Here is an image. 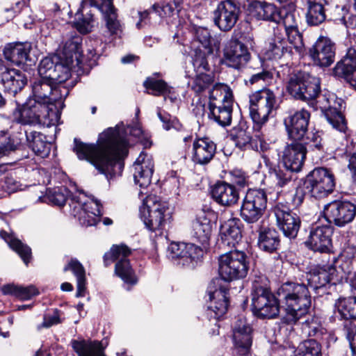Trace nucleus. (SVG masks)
<instances>
[{
	"mask_svg": "<svg viewBox=\"0 0 356 356\" xmlns=\"http://www.w3.org/2000/svg\"><path fill=\"white\" fill-rule=\"evenodd\" d=\"M131 254V250L125 245H113L109 252L105 253L104 261L106 266L118 261L115 266V273L125 283L135 284L137 277L127 257Z\"/></svg>",
	"mask_w": 356,
	"mask_h": 356,
	"instance_id": "9b49d317",
	"label": "nucleus"
},
{
	"mask_svg": "<svg viewBox=\"0 0 356 356\" xmlns=\"http://www.w3.org/2000/svg\"><path fill=\"white\" fill-rule=\"evenodd\" d=\"M26 140L32 150L41 157L47 156L50 150V145L47 142L46 137L37 131H26Z\"/></svg>",
	"mask_w": 356,
	"mask_h": 356,
	"instance_id": "a19ab883",
	"label": "nucleus"
},
{
	"mask_svg": "<svg viewBox=\"0 0 356 356\" xmlns=\"http://www.w3.org/2000/svg\"><path fill=\"white\" fill-rule=\"evenodd\" d=\"M74 72L60 58H43L38 66L40 78L63 83L69 79L71 72Z\"/></svg>",
	"mask_w": 356,
	"mask_h": 356,
	"instance_id": "a211bd4d",
	"label": "nucleus"
},
{
	"mask_svg": "<svg viewBox=\"0 0 356 356\" xmlns=\"http://www.w3.org/2000/svg\"><path fill=\"white\" fill-rule=\"evenodd\" d=\"M140 217L145 227L152 232H158L159 234L170 222L172 209L168 202L156 195H148L139 209Z\"/></svg>",
	"mask_w": 356,
	"mask_h": 356,
	"instance_id": "39448f33",
	"label": "nucleus"
},
{
	"mask_svg": "<svg viewBox=\"0 0 356 356\" xmlns=\"http://www.w3.org/2000/svg\"><path fill=\"white\" fill-rule=\"evenodd\" d=\"M302 330L305 335L317 338L321 337L326 332L318 319L314 317L306 320L302 323Z\"/></svg>",
	"mask_w": 356,
	"mask_h": 356,
	"instance_id": "4d7b16f0",
	"label": "nucleus"
},
{
	"mask_svg": "<svg viewBox=\"0 0 356 356\" xmlns=\"http://www.w3.org/2000/svg\"><path fill=\"white\" fill-rule=\"evenodd\" d=\"M250 12V15L257 19L281 22V10L274 4L255 1L251 4Z\"/></svg>",
	"mask_w": 356,
	"mask_h": 356,
	"instance_id": "2f4dec72",
	"label": "nucleus"
},
{
	"mask_svg": "<svg viewBox=\"0 0 356 356\" xmlns=\"http://www.w3.org/2000/svg\"><path fill=\"white\" fill-rule=\"evenodd\" d=\"M0 236L8 244L9 247L16 252L24 262L27 265L31 257V248L16 238L13 234L1 232Z\"/></svg>",
	"mask_w": 356,
	"mask_h": 356,
	"instance_id": "a18cd8bd",
	"label": "nucleus"
},
{
	"mask_svg": "<svg viewBox=\"0 0 356 356\" xmlns=\"http://www.w3.org/2000/svg\"><path fill=\"white\" fill-rule=\"evenodd\" d=\"M218 265L220 278L213 280L208 287V315L215 319L222 317L228 307V288L223 281L230 282L244 278L249 269L245 253L239 250H232L220 255Z\"/></svg>",
	"mask_w": 356,
	"mask_h": 356,
	"instance_id": "f03ea898",
	"label": "nucleus"
},
{
	"mask_svg": "<svg viewBox=\"0 0 356 356\" xmlns=\"http://www.w3.org/2000/svg\"><path fill=\"white\" fill-rule=\"evenodd\" d=\"M152 10L161 18L173 16L180 10V5L176 0H167L160 4H154Z\"/></svg>",
	"mask_w": 356,
	"mask_h": 356,
	"instance_id": "864d4df0",
	"label": "nucleus"
},
{
	"mask_svg": "<svg viewBox=\"0 0 356 356\" xmlns=\"http://www.w3.org/2000/svg\"><path fill=\"white\" fill-rule=\"evenodd\" d=\"M209 118L222 127H226L232 122V102L209 104Z\"/></svg>",
	"mask_w": 356,
	"mask_h": 356,
	"instance_id": "c9c22d12",
	"label": "nucleus"
},
{
	"mask_svg": "<svg viewBox=\"0 0 356 356\" xmlns=\"http://www.w3.org/2000/svg\"><path fill=\"white\" fill-rule=\"evenodd\" d=\"M302 141V140H300ZM304 144H308L309 146L314 147L318 149H320L322 147L321 145V137L319 132H311L308 134L307 138H305L302 140V143Z\"/></svg>",
	"mask_w": 356,
	"mask_h": 356,
	"instance_id": "338daca9",
	"label": "nucleus"
},
{
	"mask_svg": "<svg viewBox=\"0 0 356 356\" xmlns=\"http://www.w3.org/2000/svg\"><path fill=\"white\" fill-rule=\"evenodd\" d=\"M323 213L330 224L343 227L355 218L356 206L349 201L334 200L325 205Z\"/></svg>",
	"mask_w": 356,
	"mask_h": 356,
	"instance_id": "dca6fc26",
	"label": "nucleus"
},
{
	"mask_svg": "<svg viewBox=\"0 0 356 356\" xmlns=\"http://www.w3.org/2000/svg\"><path fill=\"white\" fill-rule=\"evenodd\" d=\"M143 85L147 90H150L149 93L151 95H162L165 99H169L171 101L176 99L174 89L163 80L147 78Z\"/></svg>",
	"mask_w": 356,
	"mask_h": 356,
	"instance_id": "58836bf2",
	"label": "nucleus"
},
{
	"mask_svg": "<svg viewBox=\"0 0 356 356\" xmlns=\"http://www.w3.org/2000/svg\"><path fill=\"white\" fill-rule=\"evenodd\" d=\"M205 49H202L200 47H197L195 50L194 54L192 56V64L194 67L195 74L200 72H207L209 70V66L207 60V54H210Z\"/></svg>",
	"mask_w": 356,
	"mask_h": 356,
	"instance_id": "13d9d810",
	"label": "nucleus"
},
{
	"mask_svg": "<svg viewBox=\"0 0 356 356\" xmlns=\"http://www.w3.org/2000/svg\"><path fill=\"white\" fill-rule=\"evenodd\" d=\"M336 277V269L332 266L314 269L306 275L308 285L315 289L321 288L331 282L338 280Z\"/></svg>",
	"mask_w": 356,
	"mask_h": 356,
	"instance_id": "72a5a7b5",
	"label": "nucleus"
},
{
	"mask_svg": "<svg viewBox=\"0 0 356 356\" xmlns=\"http://www.w3.org/2000/svg\"><path fill=\"white\" fill-rule=\"evenodd\" d=\"M278 233L273 229H266L259 233L258 245L266 252L272 253L280 246Z\"/></svg>",
	"mask_w": 356,
	"mask_h": 356,
	"instance_id": "37998d69",
	"label": "nucleus"
},
{
	"mask_svg": "<svg viewBox=\"0 0 356 356\" xmlns=\"http://www.w3.org/2000/svg\"><path fill=\"white\" fill-rule=\"evenodd\" d=\"M307 22L309 25L318 26L326 19L325 10L317 0H307Z\"/></svg>",
	"mask_w": 356,
	"mask_h": 356,
	"instance_id": "49530a36",
	"label": "nucleus"
},
{
	"mask_svg": "<svg viewBox=\"0 0 356 356\" xmlns=\"http://www.w3.org/2000/svg\"><path fill=\"white\" fill-rule=\"evenodd\" d=\"M31 45L29 42L10 43L3 50L5 58L16 65L24 64L29 58Z\"/></svg>",
	"mask_w": 356,
	"mask_h": 356,
	"instance_id": "f704fd0d",
	"label": "nucleus"
},
{
	"mask_svg": "<svg viewBox=\"0 0 356 356\" xmlns=\"http://www.w3.org/2000/svg\"><path fill=\"white\" fill-rule=\"evenodd\" d=\"M335 182L333 174L327 168H317L307 177L305 181V193L315 198H323L331 193Z\"/></svg>",
	"mask_w": 356,
	"mask_h": 356,
	"instance_id": "ddd939ff",
	"label": "nucleus"
},
{
	"mask_svg": "<svg viewBox=\"0 0 356 356\" xmlns=\"http://www.w3.org/2000/svg\"><path fill=\"white\" fill-rule=\"evenodd\" d=\"M277 295L283 302L286 312L284 319L287 323H295L308 312L311 296L305 284L284 283L278 289Z\"/></svg>",
	"mask_w": 356,
	"mask_h": 356,
	"instance_id": "20e7f679",
	"label": "nucleus"
},
{
	"mask_svg": "<svg viewBox=\"0 0 356 356\" xmlns=\"http://www.w3.org/2000/svg\"><path fill=\"white\" fill-rule=\"evenodd\" d=\"M292 172L291 170L285 168L282 169L280 168H275L270 173L271 177L275 182L276 186L279 187H284L291 182Z\"/></svg>",
	"mask_w": 356,
	"mask_h": 356,
	"instance_id": "052dcab7",
	"label": "nucleus"
},
{
	"mask_svg": "<svg viewBox=\"0 0 356 356\" xmlns=\"http://www.w3.org/2000/svg\"><path fill=\"white\" fill-rule=\"evenodd\" d=\"M310 119L309 113L305 109L295 112L284 120L290 138L295 141L303 140L307 133Z\"/></svg>",
	"mask_w": 356,
	"mask_h": 356,
	"instance_id": "412c9836",
	"label": "nucleus"
},
{
	"mask_svg": "<svg viewBox=\"0 0 356 356\" xmlns=\"http://www.w3.org/2000/svg\"><path fill=\"white\" fill-rule=\"evenodd\" d=\"M157 115L160 120L163 123V127L164 129L169 131L174 129L177 131H181L182 129V125L177 120V118L172 117L168 113H162L160 110L157 112Z\"/></svg>",
	"mask_w": 356,
	"mask_h": 356,
	"instance_id": "0e129e2a",
	"label": "nucleus"
},
{
	"mask_svg": "<svg viewBox=\"0 0 356 356\" xmlns=\"http://www.w3.org/2000/svg\"><path fill=\"white\" fill-rule=\"evenodd\" d=\"M68 193L67 189L65 187L49 188L44 196L39 197L38 201L63 207L66 202Z\"/></svg>",
	"mask_w": 356,
	"mask_h": 356,
	"instance_id": "09e8293b",
	"label": "nucleus"
},
{
	"mask_svg": "<svg viewBox=\"0 0 356 356\" xmlns=\"http://www.w3.org/2000/svg\"><path fill=\"white\" fill-rule=\"evenodd\" d=\"M213 223L205 213H201L192 223L191 234L202 245L206 247L213 231Z\"/></svg>",
	"mask_w": 356,
	"mask_h": 356,
	"instance_id": "7c9ffc66",
	"label": "nucleus"
},
{
	"mask_svg": "<svg viewBox=\"0 0 356 356\" xmlns=\"http://www.w3.org/2000/svg\"><path fill=\"white\" fill-rule=\"evenodd\" d=\"M250 59L247 47L237 39L229 40L224 49L221 63L229 67L239 70L246 65Z\"/></svg>",
	"mask_w": 356,
	"mask_h": 356,
	"instance_id": "6ab92c4d",
	"label": "nucleus"
},
{
	"mask_svg": "<svg viewBox=\"0 0 356 356\" xmlns=\"http://www.w3.org/2000/svg\"><path fill=\"white\" fill-rule=\"evenodd\" d=\"M134 179L136 184L146 188L151 183L154 172V163L151 156L141 152L133 165Z\"/></svg>",
	"mask_w": 356,
	"mask_h": 356,
	"instance_id": "393cba45",
	"label": "nucleus"
},
{
	"mask_svg": "<svg viewBox=\"0 0 356 356\" xmlns=\"http://www.w3.org/2000/svg\"><path fill=\"white\" fill-rule=\"evenodd\" d=\"M123 125L108 128L99 134L97 145L85 144L74 140V152L81 160L92 163L107 179L120 175L122 161L127 154L128 140L122 134Z\"/></svg>",
	"mask_w": 356,
	"mask_h": 356,
	"instance_id": "f257e3e1",
	"label": "nucleus"
},
{
	"mask_svg": "<svg viewBox=\"0 0 356 356\" xmlns=\"http://www.w3.org/2000/svg\"><path fill=\"white\" fill-rule=\"evenodd\" d=\"M267 196L261 189H250L243 200L240 210L241 218L248 223L257 222L266 209Z\"/></svg>",
	"mask_w": 356,
	"mask_h": 356,
	"instance_id": "4468645a",
	"label": "nucleus"
},
{
	"mask_svg": "<svg viewBox=\"0 0 356 356\" xmlns=\"http://www.w3.org/2000/svg\"><path fill=\"white\" fill-rule=\"evenodd\" d=\"M89 6H95L103 15L106 26L111 35H119L122 33V26L118 19L116 10L113 4V0H83L81 8L75 15L74 26L81 33L90 32L94 27V18Z\"/></svg>",
	"mask_w": 356,
	"mask_h": 356,
	"instance_id": "7ed1b4c3",
	"label": "nucleus"
},
{
	"mask_svg": "<svg viewBox=\"0 0 356 356\" xmlns=\"http://www.w3.org/2000/svg\"><path fill=\"white\" fill-rule=\"evenodd\" d=\"M213 81V77L211 74L200 72L195 74L189 84H191L192 90L199 94L208 88Z\"/></svg>",
	"mask_w": 356,
	"mask_h": 356,
	"instance_id": "5fc2aeb1",
	"label": "nucleus"
},
{
	"mask_svg": "<svg viewBox=\"0 0 356 356\" xmlns=\"http://www.w3.org/2000/svg\"><path fill=\"white\" fill-rule=\"evenodd\" d=\"M252 306L254 314L261 318H273L280 312V304L276 297L265 286L255 280L252 284Z\"/></svg>",
	"mask_w": 356,
	"mask_h": 356,
	"instance_id": "1a4fd4ad",
	"label": "nucleus"
},
{
	"mask_svg": "<svg viewBox=\"0 0 356 356\" xmlns=\"http://www.w3.org/2000/svg\"><path fill=\"white\" fill-rule=\"evenodd\" d=\"M238 20V13L231 1H221L213 11L214 24L223 31L231 30Z\"/></svg>",
	"mask_w": 356,
	"mask_h": 356,
	"instance_id": "5701e85b",
	"label": "nucleus"
},
{
	"mask_svg": "<svg viewBox=\"0 0 356 356\" xmlns=\"http://www.w3.org/2000/svg\"><path fill=\"white\" fill-rule=\"evenodd\" d=\"M306 156V147L303 143L293 142L287 145L282 152V160L284 168L299 172Z\"/></svg>",
	"mask_w": 356,
	"mask_h": 356,
	"instance_id": "a878e982",
	"label": "nucleus"
},
{
	"mask_svg": "<svg viewBox=\"0 0 356 356\" xmlns=\"http://www.w3.org/2000/svg\"><path fill=\"white\" fill-rule=\"evenodd\" d=\"M230 136L240 149H258L257 143L252 139L250 133L241 127H234L231 131Z\"/></svg>",
	"mask_w": 356,
	"mask_h": 356,
	"instance_id": "de8ad7c7",
	"label": "nucleus"
},
{
	"mask_svg": "<svg viewBox=\"0 0 356 356\" xmlns=\"http://www.w3.org/2000/svg\"><path fill=\"white\" fill-rule=\"evenodd\" d=\"M195 38L208 53H212L211 36L208 29L198 27L195 29Z\"/></svg>",
	"mask_w": 356,
	"mask_h": 356,
	"instance_id": "e2e57ef3",
	"label": "nucleus"
},
{
	"mask_svg": "<svg viewBox=\"0 0 356 356\" xmlns=\"http://www.w3.org/2000/svg\"><path fill=\"white\" fill-rule=\"evenodd\" d=\"M81 41V36L71 31L63 36L59 46L60 59L77 73L82 68L83 56L80 51Z\"/></svg>",
	"mask_w": 356,
	"mask_h": 356,
	"instance_id": "2eb2a0df",
	"label": "nucleus"
},
{
	"mask_svg": "<svg viewBox=\"0 0 356 356\" xmlns=\"http://www.w3.org/2000/svg\"><path fill=\"white\" fill-rule=\"evenodd\" d=\"M33 99L57 109L54 103L68 95L70 90L60 83L40 78L32 85Z\"/></svg>",
	"mask_w": 356,
	"mask_h": 356,
	"instance_id": "f8f14e48",
	"label": "nucleus"
},
{
	"mask_svg": "<svg viewBox=\"0 0 356 356\" xmlns=\"http://www.w3.org/2000/svg\"><path fill=\"white\" fill-rule=\"evenodd\" d=\"M72 214L84 226L95 225L101 216V204L94 197L84 193L77 192L72 195L70 200Z\"/></svg>",
	"mask_w": 356,
	"mask_h": 356,
	"instance_id": "6e6552de",
	"label": "nucleus"
},
{
	"mask_svg": "<svg viewBox=\"0 0 356 356\" xmlns=\"http://www.w3.org/2000/svg\"><path fill=\"white\" fill-rule=\"evenodd\" d=\"M72 270L76 277V297L85 296L86 290V271L83 265L76 259H72L64 268V270Z\"/></svg>",
	"mask_w": 356,
	"mask_h": 356,
	"instance_id": "79ce46f5",
	"label": "nucleus"
},
{
	"mask_svg": "<svg viewBox=\"0 0 356 356\" xmlns=\"http://www.w3.org/2000/svg\"><path fill=\"white\" fill-rule=\"evenodd\" d=\"M3 294H12L22 300H29L38 294V289L34 286H22L7 284L1 288Z\"/></svg>",
	"mask_w": 356,
	"mask_h": 356,
	"instance_id": "603ef678",
	"label": "nucleus"
},
{
	"mask_svg": "<svg viewBox=\"0 0 356 356\" xmlns=\"http://www.w3.org/2000/svg\"><path fill=\"white\" fill-rule=\"evenodd\" d=\"M309 55L316 65L330 66L334 59V44L327 38H319L310 49Z\"/></svg>",
	"mask_w": 356,
	"mask_h": 356,
	"instance_id": "b1692460",
	"label": "nucleus"
},
{
	"mask_svg": "<svg viewBox=\"0 0 356 356\" xmlns=\"http://www.w3.org/2000/svg\"><path fill=\"white\" fill-rule=\"evenodd\" d=\"M285 31L288 37V40L291 45L289 47L290 49H292L293 48L297 54L300 55L303 52L305 47L302 41V36L298 28Z\"/></svg>",
	"mask_w": 356,
	"mask_h": 356,
	"instance_id": "680f3d73",
	"label": "nucleus"
},
{
	"mask_svg": "<svg viewBox=\"0 0 356 356\" xmlns=\"http://www.w3.org/2000/svg\"><path fill=\"white\" fill-rule=\"evenodd\" d=\"M250 115L257 129L265 124L277 108L274 92L268 88L256 91L249 97Z\"/></svg>",
	"mask_w": 356,
	"mask_h": 356,
	"instance_id": "0eeeda50",
	"label": "nucleus"
},
{
	"mask_svg": "<svg viewBox=\"0 0 356 356\" xmlns=\"http://www.w3.org/2000/svg\"><path fill=\"white\" fill-rule=\"evenodd\" d=\"M13 118L19 123L33 124L40 122L41 118L48 120L49 124H57L60 113L57 109L44 105L41 102L29 98L22 106H17L13 111Z\"/></svg>",
	"mask_w": 356,
	"mask_h": 356,
	"instance_id": "423d86ee",
	"label": "nucleus"
},
{
	"mask_svg": "<svg viewBox=\"0 0 356 356\" xmlns=\"http://www.w3.org/2000/svg\"><path fill=\"white\" fill-rule=\"evenodd\" d=\"M321 346L316 340L309 339L301 343L296 350V356H321Z\"/></svg>",
	"mask_w": 356,
	"mask_h": 356,
	"instance_id": "6e6d98bb",
	"label": "nucleus"
},
{
	"mask_svg": "<svg viewBox=\"0 0 356 356\" xmlns=\"http://www.w3.org/2000/svg\"><path fill=\"white\" fill-rule=\"evenodd\" d=\"M72 346L79 356H106L102 343L97 341L74 340Z\"/></svg>",
	"mask_w": 356,
	"mask_h": 356,
	"instance_id": "ea45409f",
	"label": "nucleus"
},
{
	"mask_svg": "<svg viewBox=\"0 0 356 356\" xmlns=\"http://www.w3.org/2000/svg\"><path fill=\"white\" fill-rule=\"evenodd\" d=\"M335 20L340 21L347 27H356V0L353 4L346 6H336L335 8Z\"/></svg>",
	"mask_w": 356,
	"mask_h": 356,
	"instance_id": "8fccbe9b",
	"label": "nucleus"
},
{
	"mask_svg": "<svg viewBox=\"0 0 356 356\" xmlns=\"http://www.w3.org/2000/svg\"><path fill=\"white\" fill-rule=\"evenodd\" d=\"M292 49H289V47H285L282 40L270 42L266 55L268 59L277 60L284 56H290L292 54Z\"/></svg>",
	"mask_w": 356,
	"mask_h": 356,
	"instance_id": "bf43d9fd",
	"label": "nucleus"
},
{
	"mask_svg": "<svg viewBox=\"0 0 356 356\" xmlns=\"http://www.w3.org/2000/svg\"><path fill=\"white\" fill-rule=\"evenodd\" d=\"M277 227L282 231L285 236L289 238L296 237L300 226V219L293 213L286 205L277 204L273 209Z\"/></svg>",
	"mask_w": 356,
	"mask_h": 356,
	"instance_id": "aec40b11",
	"label": "nucleus"
},
{
	"mask_svg": "<svg viewBox=\"0 0 356 356\" xmlns=\"http://www.w3.org/2000/svg\"><path fill=\"white\" fill-rule=\"evenodd\" d=\"M238 219L232 218L221 225L220 238L223 243L228 246H234L241 240V231Z\"/></svg>",
	"mask_w": 356,
	"mask_h": 356,
	"instance_id": "e433bc0d",
	"label": "nucleus"
},
{
	"mask_svg": "<svg viewBox=\"0 0 356 356\" xmlns=\"http://www.w3.org/2000/svg\"><path fill=\"white\" fill-rule=\"evenodd\" d=\"M25 74L19 70L6 68L1 74V83L5 92L15 95L26 84Z\"/></svg>",
	"mask_w": 356,
	"mask_h": 356,
	"instance_id": "c756f323",
	"label": "nucleus"
},
{
	"mask_svg": "<svg viewBox=\"0 0 356 356\" xmlns=\"http://www.w3.org/2000/svg\"><path fill=\"white\" fill-rule=\"evenodd\" d=\"M209 103L217 104L232 102L233 95L230 88L223 83H216L209 90Z\"/></svg>",
	"mask_w": 356,
	"mask_h": 356,
	"instance_id": "3c124183",
	"label": "nucleus"
},
{
	"mask_svg": "<svg viewBox=\"0 0 356 356\" xmlns=\"http://www.w3.org/2000/svg\"><path fill=\"white\" fill-rule=\"evenodd\" d=\"M16 145L11 140L10 137L6 138L5 140L0 142V156H4L15 149Z\"/></svg>",
	"mask_w": 356,
	"mask_h": 356,
	"instance_id": "774afa93",
	"label": "nucleus"
},
{
	"mask_svg": "<svg viewBox=\"0 0 356 356\" xmlns=\"http://www.w3.org/2000/svg\"><path fill=\"white\" fill-rule=\"evenodd\" d=\"M193 162L200 165H205L209 163L214 156L216 145L209 138H200L193 142Z\"/></svg>",
	"mask_w": 356,
	"mask_h": 356,
	"instance_id": "c85d7f7f",
	"label": "nucleus"
},
{
	"mask_svg": "<svg viewBox=\"0 0 356 356\" xmlns=\"http://www.w3.org/2000/svg\"><path fill=\"white\" fill-rule=\"evenodd\" d=\"M286 88L297 99L314 101L320 92V81L305 72H298L290 76Z\"/></svg>",
	"mask_w": 356,
	"mask_h": 356,
	"instance_id": "9d476101",
	"label": "nucleus"
},
{
	"mask_svg": "<svg viewBox=\"0 0 356 356\" xmlns=\"http://www.w3.org/2000/svg\"><path fill=\"white\" fill-rule=\"evenodd\" d=\"M333 227L330 225L317 226L310 232L306 243L314 251L326 252L332 244Z\"/></svg>",
	"mask_w": 356,
	"mask_h": 356,
	"instance_id": "bb28decb",
	"label": "nucleus"
},
{
	"mask_svg": "<svg viewBox=\"0 0 356 356\" xmlns=\"http://www.w3.org/2000/svg\"><path fill=\"white\" fill-rule=\"evenodd\" d=\"M334 307L336 313L341 318L356 319V297L339 298Z\"/></svg>",
	"mask_w": 356,
	"mask_h": 356,
	"instance_id": "c03bdc74",
	"label": "nucleus"
},
{
	"mask_svg": "<svg viewBox=\"0 0 356 356\" xmlns=\"http://www.w3.org/2000/svg\"><path fill=\"white\" fill-rule=\"evenodd\" d=\"M335 76L343 79L356 90V49L350 48L333 68Z\"/></svg>",
	"mask_w": 356,
	"mask_h": 356,
	"instance_id": "4be33fe9",
	"label": "nucleus"
},
{
	"mask_svg": "<svg viewBox=\"0 0 356 356\" xmlns=\"http://www.w3.org/2000/svg\"><path fill=\"white\" fill-rule=\"evenodd\" d=\"M281 22L284 26L285 31L298 28L299 15L296 12H287L286 10H281Z\"/></svg>",
	"mask_w": 356,
	"mask_h": 356,
	"instance_id": "69168bd1",
	"label": "nucleus"
},
{
	"mask_svg": "<svg viewBox=\"0 0 356 356\" xmlns=\"http://www.w3.org/2000/svg\"><path fill=\"white\" fill-rule=\"evenodd\" d=\"M211 195L217 203L225 207L235 204L239 198L238 191L235 186L225 181L216 184L212 188Z\"/></svg>",
	"mask_w": 356,
	"mask_h": 356,
	"instance_id": "cd10ccee",
	"label": "nucleus"
},
{
	"mask_svg": "<svg viewBox=\"0 0 356 356\" xmlns=\"http://www.w3.org/2000/svg\"><path fill=\"white\" fill-rule=\"evenodd\" d=\"M252 329L244 317H239L233 327V340L236 349L250 348Z\"/></svg>",
	"mask_w": 356,
	"mask_h": 356,
	"instance_id": "473e14b6",
	"label": "nucleus"
},
{
	"mask_svg": "<svg viewBox=\"0 0 356 356\" xmlns=\"http://www.w3.org/2000/svg\"><path fill=\"white\" fill-rule=\"evenodd\" d=\"M322 99L326 102L325 104H321L320 100L316 101L315 108H320L325 113L327 122L335 129L345 132L347 127L343 115L336 109L331 108L327 104V99L322 97Z\"/></svg>",
	"mask_w": 356,
	"mask_h": 356,
	"instance_id": "4c0bfd02",
	"label": "nucleus"
},
{
	"mask_svg": "<svg viewBox=\"0 0 356 356\" xmlns=\"http://www.w3.org/2000/svg\"><path fill=\"white\" fill-rule=\"evenodd\" d=\"M168 251V257L177 265L191 268L203 255L202 249L193 243H172Z\"/></svg>",
	"mask_w": 356,
	"mask_h": 356,
	"instance_id": "f3484780",
	"label": "nucleus"
}]
</instances>
